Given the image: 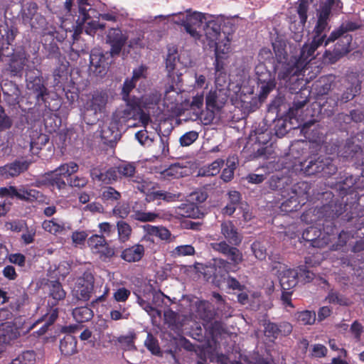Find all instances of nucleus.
Listing matches in <instances>:
<instances>
[{"label":"nucleus","instance_id":"f257e3e1","mask_svg":"<svg viewBox=\"0 0 364 364\" xmlns=\"http://www.w3.org/2000/svg\"><path fill=\"white\" fill-rule=\"evenodd\" d=\"M269 188L274 191V201L281 203L279 206L282 212L289 213L296 210L299 206L296 191L288 183V179L272 176L269 180Z\"/></svg>","mask_w":364,"mask_h":364},{"label":"nucleus","instance_id":"f03ea898","mask_svg":"<svg viewBox=\"0 0 364 364\" xmlns=\"http://www.w3.org/2000/svg\"><path fill=\"white\" fill-rule=\"evenodd\" d=\"M79 16L76 20V26L73 37L76 39L83 31L90 36H93L98 30L106 28V23L94 19L91 13H95L87 0H77Z\"/></svg>","mask_w":364,"mask_h":364},{"label":"nucleus","instance_id":"7ed1b4c3","mask_svg":"<svg viewBox=\"0 0 364 364\" xmlns=\"http://www.w3.org/2000/svg\"><path fill=\"white\" fill-rule=\"evenodd\" d=\"M302 63L300 65L293 61L289 64H283L278 67V78L285 82L286 87L291 93H299L304 91L309 92L306 89L302 90L304 84V73L307 68L303 67Z\"/></svg>","mask_w":364,"mask_h":364},{"label":"nucleus","instance_id":"20e7f679","mask_svg":"<svg viewBox=\"0 0 364 364\" xmlns=\"http://www.w3.org/2000/svg\"><path fill=\"white\" fill-rule=\"evenodd\" d=\"M108 95L104 92H95L86 102L83 117L88 124L98 122L105 112Z\"/></svg>","mask_w":364,"mask_h":364},{"label":"nucleus","instance_id":"39448f33","mask_svg":"<svg viewBox=\"0 0 364 364\" xmlns=\"http://www.w3.org/2000/svg\"><path fill=\"white\" fill-rule=\"evenodd\" d=\"M302 166L304 172L309 176L321 173L322 176L328 177L335 173L337 170L330 158L321 156L310 158Z\"/></svg>","mask_w":364,"mask_h":364},{"label":"nucleus","instance_id":"423d86ee","mask_svg":"<svg viewBox=\"0 0 364 364\" xmlns=\"http://www.w3.org/2000/svg\"><path fill=\"white\" fill-rule=\"evenodd\" d=\"M129 39L128 32L123 31L119 27L109 28L105 35V43L110 46L109 53L111 57L119 56Z\"/></svg>","mask_w":364,"mask_h":364},{"label":"nucleus","instance_id":"0eeeda50","mask_svg":"<svg viewBox=\"0 0 364 364\" xmlns=\"http://www.w3.org/2000/svg\"><path fill=\"white\" fill-rule=\"evenodd\" d=\"M203 19L205 16L203 14L199 12H193L191 14L186 15V18L182 19L181 26H183L186 31L190 34L191 37L196 40L204 41L201 29L203 28Z\"/></svg>","mask_w":364,"mask_h":364},{"label":"nucleus","instance_id":"6e6552de","mask_svg":"<svg viewBox=\"0 0 364 364\" xmlns=\"http://www.w3.org/2000/svg\"><path fill=\"white\" fill-rule=\"evenodd\" d=\"M326 38V35L318 36L316 34L310 44L303 46L299 56L298 58L294 57L293 62L298 65L302 63L303 67L308 68V65L315 58L314 53L316 50L324 42Z\"/></svg>","mask_w":364,"mask_h":364},{"label":"nucleus","instance_id":"1a4fd4ad","mask_svg":"<svg viewBox=\"0 0 364 364\" xmlns=\"http://www.w3.org/2000/svg\"><path fill=\"white\" fill-rule=\"evenodd\" d=\"M257 80L260 85L259 99L264 100L276 85L274 79L264 65H259L255 68Z\"/></svg>","mask_w":364,"mask_h":364},{"label":"nucleus","instance_id":"9d476101","mask_svg":"<svg viewBox=\"0 0 364 364\" xmlns=\"http://www.w3.org/2000/svg\"><path fill=\"white\" fill-rule=\"evenodd\" d=\"M341 90H343V93L339 97V101L341 103H346L353 100L360 91V80L356 75H350L341 81Z\"/></svg>","mask_w":364,"mask_h":364},{"label":"nucleus","instance_id":"9b49d317","mask_svg":"<svg viewBox=\"0 0 364 364\" xmlns=\"http://www.w3.org/2000/svg\"><path fill=\"white\" fill-rule=\"evenodd\" d=\"M210 245L214 250L224 255L234 266L243 261L241 251L235 247L230 246L226 241L211 243Z\"/></svg>","mask_w":364,"mask_h":364},{"label":"nucleus","instance_id":"f8f14e48","mask_svg":"<svg viewBox=\"0 0 364 364\" xmlns=\"http://www.w3.org/2000/svg\"><path fill=\"white\" fill-rule=\"evenodd\" d=\"M335 0H326L321 3L319 9L317 10L318 21L314 28L315 34L323 36L322 33L328 26V21Z\"/></svg>","mask_w":364,"mask_h":364},{"label":"nucleus","instance_id":"ddd939ff","mask_svg":"<svg viewBox=\"0 0 364 364\" xmlns=\"http://www.w3.org/2000/svg\"><path fill=\"white\" fill-rule=\"evenodd\" d=\"M94 289V277L91 273H85L78 280L77 286L73 291L74 296L82 301H87Z\"/></svg>","mask_w":364,"mask_h":364},{"label":"nucleus","instance_id":"4468645a","mask_svg":"<svg viewBox=\"0 0 364 364\" xmlns=\"http://www.w3.org/2000/svg\"><path fill=\"white\" fill-rule=\"evenodd\" d=\"M26 61V53L23 51H16V53L12 55L9 59L4 70V73L11 77H21Z\"/></svg>","mask_w":364,"mask_h":364},{"label":"nucleus","instance_id":"2eb2a0df","mask_svg":"<svg viewBox=\"0 0 364 364\" xmlns=\"http://www.w3.org/2000/svg\"><path fill=\"white\" fill-rule=\"evenodd\" d=\"M228 100V95L224 90L210 91L205 97L206 107L211 112L210 117H213L214 110L220 109Z\"/></svg>","mask_w":364,"mask_h":364},{"label":"nucleus","instance_id":"dca6fc26","mask_svg":"<svg viewBox=\"0 0 364 364\" xmlns=\"http://www.w3.org/2000/svg\"><path fill=\"white\" fill-rule=\"evenodd\" d=\"M1 88L4 100L9 105H16L19 102L21 92L18 85L14 82L3 80L1 82Z\"/></svg>","mask_w":364,"mask_h":364},{"label":"nucleus","instance_id":"f3484780","mask_svg":"<svg viewBox=\"0 0 364 364\" xmlns=\"http://www.w3.org/2000/svg\"><path fill=\"white\" fill-rule=\"evenodd\" d=\"M221 24L215 20L205 22L201 29L203 36L208 41V45L212 48L216 45L217 41L221 36Z\"/></svg>","mask_w":364,"mask_h":364},{"label":"nucleus","instance_id":"a211bd4d","mask_svg":"<svg viewBox=\"0 0 364 364\" xmlns=\"http://www.w3.org/2000/svg\"><path fill=\"white\" fill-rule=\"evenodd\" d=\"M178 62V55L177 48L174 46L168 48L166 58V69L168 73L167 77L171 78L173 82L181 81V75L176 70Z\"/></svg>","mask_w":364,"mask_h":364},{"label":"nucleus","instance_id":"6ab92c4d","mask_svg":"<svg viewBox=\"0 0 364 364\" xmlns=\"http://www.w3.org/2000/svg\"><path fill=\"white\" fill-rule=\"evenodd\" d=\"M339 102V96L338 94L320 99L318 105L320 114L323 117H331L336 110Z\"/></svg>","mask_w":364,"mask_h":364},{"label":"nucleus","instance_id":"aec40b11","mask_svg":"<svg viewBox=\"0 0 364 364\" xmlns=\"http://www.w3.org/2000/svg\"><path fill=\"white\" fill-rule=\"evenodd\" d=\"M221 234L228 243L237 246L242 242V236L232 221L227 220L221 223Z\"/></svg>","mask_w":364,"mask_h":364},{"label":"nucleus","instance_id":"412c9836","mask_svg":"<svg viewBox=\"0 0 364 364\" xmlns=\"http://www.w3.org/2000/svg\"><path fill=\"white\" fill-rule=\"evenodd\" d=\"M196 307L197 316L203 320V325L209 324L215 318L216 311L209 301L205 300L197 301Z\"/></svg>","mask_w":364,"mask_h":364},{"label":"nucleus","instance_id":"4be33fe9","mask_svg":"<svg viewBox=\"0 0 364 364\" xmlns=\"http://www.w3.org/2000/svg\"><path fill=\"white\" fill-rule=\"evenodd\" d=\"M27 88L36 94L38 100L45 102V96L48 95V91L45 86L42 77H30L27 80Z\"/></svg>","mask_w":364,"mask_h":364},{"label":"nucleus","instance_id":"5701e85b","mask_svg":"<svg viewBox=\"0 0 364 364\" xmlns=\"http://www.w3.org/2000/svg\"><path fill=\"white\" fill-rule=\"evenodd\" d=\"M29 164L26 161H15L14 162L0 167V175L6 178L18 176L21 173L26 171Z\"/></svg>","mask_w":364,"mask_h":364},{"label":"nucleus","instance_id":"b1692460","mask_svg":"<svg viewBox=\"0 0 364 364\" xmlns=\"http://www.w3.org/2000/svg\"><path fill=\"white\" fill-rule=\"evenodd\" d=\"M352 40V36L350 34H342L337 38H331V33L330 36L326 39L325 45L326 46L331 42L337 41L334 48L338 50L343 55H345L351 50Z\"/></svg>","mask_w":364,"mask_h":364},{"label":"nucleus","instance_id":"393cba45","mask_svg":"<svg viewBox=\"0 0 364 364\" xmlns=\"http://www.w3.org/2000/svg\"><path fill=\"white\" fill-rule=\"evenodd\" d=\"M279 277L282 289L284 291L291 289L298 283V272L295 269H284L279 273Z\"/></svg>","mask_w":364,"mask_h":364},{"label":"nucleus","instance_id":"a878e982","mask_svg":"<svg viewBox=\"0 0 364 364\" xmlns=\"http://www.w3.org/2000/svg\"><path fill=\"white\" fill-rule=\"evenodd\" d=\"M344 211L345 206L338 200H333L323 205L321 210L323 216L329 220L338 218Z\"/></svg>","mask_w":364,"mask_h":364},{"label":"nucleus","instance_id":"bb28decb","mask_svg":"<svg viewBox=\"0 0 364 364\" xmlns=\"http://www.w3.org/2000/svg\"><path fill=\"white\" fill-rule=\"evenodd\" d=\"M361 151L360 145L351 136L347 139L338 147V154L346 159L353 158L356 154Z\"/></svg>","mask_w":364,"mask_h":364},{"label":"nucleus","instance_id":"cd10ccee","mask_svg":"<svg viewBox=\"0 0 364 364\" xmlns=\"http://www.w3.org/2000/svg\"><path fill=\"white\" fill-rule=\"evenodd\" d=\"M18 33V28L13 23L0 21V43L6 42L8 45H11Z\"/></svg>","mask_w":364,"mask_h":364},{"label":"nucleus","instance_id":"c85d7f7f","mask_svg":"<svg viewBox=\"0 0 364 364\" xmlns=\"http://www.w3.org/2000/svg\"><path fill=\"white\" fill-rule=\"evenodd\" d=\"M272 47L277 61L274 66V70L277 72H278V67L279 65H282L283 64H289L294 61V58L289 61L287 60V53L285 50L286 43L284 41L282 40H277L272 43Z\"/></svg>","mask_w":364,"mask_h":364},{"label":"nucleus","instance_id":"c756f323","mask_svg":"<svg viewBox=\"0 0 364 364\" xmlns=\"http://www.w3.org/2000/svg\"><path fill=\"white\" fill-rule=\"evenodd\" d=\"M18 332L11 322L0 324V347L17 338Z\"/></svg>","mask_w":364,"mask_h":364},{"label":"nucleus","instance_id":"7c9ffc66","mask_svg":"<svg viewBox=\"0 0 364 364\" xmlns=\"http://www.w3.org/2000/svg\"><path fill=\"white\" fill-rule=\"evenodd\" d=\"M146 347L151 352L152 354L174 359V354L171 350L161 351L158 344V341L151 333H147L146 339L144 342Z\"/></svg>","mask_w":364,"mask_h":364},{"label":"nucleus","instance_id":"2f4dec72","mask_svg":"<svg viewBox=\"0 0 364 364\" xmlns=\"http://www.w3.org/2000/svg\"><path fill=\"white\" fill-rule=\"evenodd\" d=\"M136 84L135 82L127 78L124 81L122 90L121 95L122 100L127 102V105L131 107H136V103L139 102L138 98L134 97H132L130 96V92L135 88Z\"/></svg>","mask_w":364,"mask_h":364},{"label":"nucleus","instance_id":"473e14b6","mask_svg":"<svg viewBox=\"0 0 364 364\" xmlns=\"http://www.w3.org/2000/svg\"><path fill=\"white\" fill-rule=\"evenodd\" d=\"M144 252L143 245H136L124 250L122 253V257L129 262H134L141 259Z\"/></svg>","mask_w":364,"mask_h":364},{"label":"nucleus","instance_id":"72a5a7b5","mask_svg":"<svg viewBox=\"0 0 364 364\" xmlns=\"http://www.w3.org/2000/svg\"><path fill=\"white\" fill-rule=\"evenodd\" d=\"M49 289V296L53 300L52 305H55L58 301L65 299L66 293L63 289L61 284L58 281H50L47 283Z\"/></svg>","mask_w":364,"mask_h":364},{"label":"nucleus","instance_id":"f704fd0d","mask_svg":"<svg viewBox=\"0 0 364 364\" xmlns=\"http://www.w3.org/2000/svg\"><path fill=\"white\" fill-rule=\"evenodd\" d=\"M363 27L360 21H345L341 25L331 33V38H335L342 34H348L350 31H356Z\"/></svg>","mask_w":364,"mask_h":364},{"label":"nucleus","instance_id":"c9c22d12","mask_svg":"<svg viewBox=\"0 0 364 364\" xmlns=\"http://www.w3.org/2000/svg\"><path fill=\"white\" fill-rule=\"evenodd\" d=\"M77 341L71 334L66 335L60 343L61 353L69 356L76 352Z\"/></svg>","mask_w":364,"mask_h":364},{"label":"nucleus","instance_id":"e433bc0d","mask_svg":"<svg viewBox=\"0 0 364 364\" xmlns=\"http://www.w3.org/2000/svg\"><path fill=\"white\" fill-rule=\"evenodd\" d=\"M15 361H18L20 363H42L43 362V355L41 353H36L34 350H29L22 352L20 355H18Z\"/></svg>","mask_w":364,"mask_h":364},{"label":"nucleus","instance_id":"4c0bfd02","mask_svg":"<svg viewBox=\"0 0 364 364\" xmlns=\"http://www.w3.org/2000/svg\"><path fill=\"white\" fill-rule=\"evenodd\" d=\"M183 346L186 350L188 351L196 352L204 362L207 361L206 353H209L210 350V341H208L207 343L203 345L202 346H196L188 341L185 340Z\"/></svg>","mask_w":364,"mask_h":364},{"label":"nucleus","instance_id":"58836bf2","mask_svg":"<svg viewBox=\"0 0 364 364\" xmlns=\"http://www.w3.org/2000/svg\"><path fill=\"white\" fill-rule=\"evenodd\" d=\"M309 93L304 92V91L299 92L295 96L293 102V105L289 109V114L291 117H294L297 114V112L302 109L304 106L309 101Z\"/></svg>","mask_w":364,"mask_h":364},{"label":"nucleus","instance_id":"ea45409f","mask_svg":"<svg viewBox=\"0 0 364 364\" xmlns=\"http://www.w3.org/2000/svg\"><path fill=\"white\" fill-rule=\"evenodd\" d=\"M224 161L222 159H217L213 161L210 165L208 167L202 168L199 170L198 176H213L217 175L221 166L223 165Z\"/></svg>","mask_w":364,"mask_h":364},{"label":"nucleus","instance_id":"a19ab883","mask_svg":"<svg viewBox=\"0 0 364 364\" xmlns=\"http://www.w3.org/2000/svg\"><path fill=\"white\" fill-rule=\"evenodd\" d=\"M73 315L79 323H83L91 319L93 316L92 311L87 306L75 308L73 311Z\"/></svg>","mask_w":364,"mask_h":364},{"label":"nucleus","instance_id":"79ce46f5","mask_svg":"<svg viewBox=\"0 0 364 364\" xmlns=\"http://www.w3.org/2000/svg\"><path fill=\"white\" fill-rule=\"evenodd\" d=\"M28 299L27 294L21 289L17 290V294L15 295L9 296V301L11 307L18 310L20 307L24 304L25 301Z\"/></svg>","mask_w":364,"mask_h":364},{"label":"nucleus","instance_id":"37998d69","mask_svg":"<svg viewBox=\"0 0 364 364\" xmlns=\"http://www.w3.org/2000/svg\"><path fill=\"white\" fill-rule=\"evenodd\" d=\"M38 14L37 4L35 2L27 3L22 12V18L23 22L27 23L29 20H32V18Z\"/></svg>","mask_w":364,"mask_h":364},{"label":"nucleus","instance_id":"c03bdc74","mask_svg":"<svg viewBox=\"0 0 364 364\" xmlns=\"http://www.w3.org/2000/svg\"><path fill=\"white\" fill-rule=\"evenodd\" d=\"M144 45L143 43V36L141 35L133 38L130 40L128 39L127 45L122 51V56L125 58L130 53L131 49H134L135 48H144Z\"/></svg>","mask_w":364,"mask_h":364},{"label":"nucleus","instance_id":"a18cd8bd","mask_svg":"<svg viewBox=\"0 0 364 364\" xmlns=\"http://www.w3.org/2000/svg\"><path fill=\"white\" fill-rule=\"evenodd\" d=\"M119 175L125 178L134 176L136 166L133 163L123 162L117 166Z\"/></svg>","mask_w":364,"mask_h":364},{"label":"nucleus","instance_id":"49530a36","mask_svg":"<svg viewBox=\"0 0 364 364\" xmlns=\"http://www.w3.org/2000/svg\"><path fill=\"white\" fill-rule=\"evenodd\" d=\"M144 228L149 235L158 236L161 240H168L171 236L170 232L163 227L158 228L148 225Z\"/></svg>","mask_w":364,"mask_h":364},{"label":"nucleus","instance_id":"de8ad7c7","mask_svg":"<svg viewBox=\"0 0 364 364\" xmlns=\"http://www.w3.org/2000/svg\"><path fill=\"white\" fill-rule=\"evenodd\" d=\"M333 80L331 77H323L320 79L316 85L317 94L325 95L331 90Z\"/></svg>","mask_w":364,"mask_h":364},{"label":"nucleus","instance_id":"09e8293b","mask_svg":"<svg viewBox=\"0 0 364 364\" xmlns=\"http://www.w3.org/2000/svg\"><path fill=\"white\" fill-rule=\"evenodd\" d=\"M147 197L149 200L163 199L166 201H172L177 198L176 195L163 191H158L147 193Z\"/></svg>","mask_w":364,"mask_h":364},{"label":"nucleus","instance_id":"8fccbe9b","mask_svg":"<svg viewBox=\"0 0 364 364\" xmlns=\"http://www.w3.org/2000/svg\"><path fill=\"white\" fill-rule=\"evenodd\" d=\"M49 141V137L45 134H41L38 137L31 142V150L33 154H37L41 149L42 146H45Z\"/></svg>","mask_w":364,"mask_h":364},{"label":"nucleus","instance_id":"3c124183","mask_svg":"<svg viewBox=\"0 0 364 364\" xmlns=\"http://www.w3.org/2000/svg\"><path fill=\"white\" fill-rule=\"evenodd\" d=\"M87 243L90 248L97 253L103 245H106V240L103 236L95 235L88 239Z\"/></svg>","mask_w":364,"mask_h":364},{"label":"nucleus","instance_id":"603ef678","mask_svg":"<svg viewBox=\"0 0 364 364\" xmlns=\"http://www.w3.org/2000/svg\"><path fill=\"white\" fill-rule=\"evenodd\" d=\"M297 320L304 325H311L316 321V313L311 311H304L298 314Z\"/></svg>","mask_w":364,"mask_h":364},{"label":"nucleus","instance_id":"864d4df0","mask_svg":"<svg viewBox=\"0 0 364 364\" xmlns=\"http://www.w3.org/2000/svg\"><path fill=\"white\" fill-rule=\"evenodd\" d=\"M120 198L121 193L111 186L107 187L102 193V198L104 200L116 201Z\"/></svg>","mask_w":364,"mask_h":364},{"label":"nucleus","instance_id":"5fc2aeb1","mask_svg":"<svg viewBox=\"0 0 364 364\" xmlns=\"http://www.w3.org/2000/svg\"><path fill=\"white\" fill-rule=\"evenodd\" d=\"M226 42L221 45V43L216 42V45H214L212 48H215V55H220V57L227 58L228 53L230 50V44L228 43L229 40L227 36H225Z\"/></svg>","mask_w":364,"mask_h":364},{"label":"nucleus","instance_id":"6e6d98bb","mask_svg":"<svg viewBox=\"0 0 364 364\" xmlns=\"http://www.w3.org/2000/svg\"><path fill=\"white\" fill-rule=\"evenodd\" d=\"M164 317L165 323L168 324L169 326L177 327L178 326L179 316L171 309L166 310L164 313Z\"/></svg>","mask_w":364,"mask_h":364},{"label":"nucleus","instance_id":"4d7b16f0","mask_svg":"<svg viewBox=\"0 0 364 364\" xmlns=\"http://www.w3.org/2000/svg\"><path fill=\"white\" fill-rule=\"evenodd\" d=\"M27 23L30 24L31 29L37 31L43 29L46 26V20L42 15L38 14L32 20H29Z\"/></svg>","mask_w":364,"mask_h":364},{"label":"nucleus","instance_id":"13d9d810","mask_svg":"<svg viewBox=\"0 0 364 364\" xmlns=\"http://www.w3.org/2000/svg\"><path fill=\"white\" fill-rule=\"evenodd\" d=\"M344 56L341 51L333 48L332 51L326 50L323 55V60L326 63L333 64L338 61L341 58Z\"/></svg>","mask_w":364,"mask_h":364},{"label":"nucleus","instance_id":"bf43d9fd","mask_svg":"<svg viewBox=\"0 0 364 364\" xmlns=\"http://www.w3.org/2000/svg\"><path fill=\"white\" fill-rule=\"evenodd\" d=\"M117 229L119 238L123 241L127 240L132 232L130 225L124 221L117 223Z\"/></svg>","mask_w":364,"mask_h":364},{"label":"nucleus","instance_id":"052dcab7","mask_svg":"<svg viewBox=\"0 0 364 364\" xmlns=\"http://www.w3.org/2000/svg\"><path fill=\"white\" fill-rule=\"evenodd\" d=\"M158 217V215L154 213H146L140 210L134 211V214L132 218L134 220L141 222H149L153 221Z\"/></svg>","mask_w":364,"mask_h":364},{"label":"nucleus","instance_id":"680f3d73","mask_svg":"<svg viewBox=\"0 0 364 364\" xmlns=\"http://www.w3.org/2000/svg\"><path fill=\"white\" fill-rule=\"evenodd\" d=\"M251 249H252V252H254L255 256L257 259L262 260L266 258V256L267 255V249L260 242H254L252 245Z\"/></svg>","mask_w":364,"mask_h":364},{"label":"nucleus","instance_id":"e2e57ef3","mask_svg":"<svg viewBox=\"0 0 364 364\" xmlns=\"http://www.w3.org/2000/svg\"><path fill=\"white\" fill-rule=\"evenodd\" d=\"M264 326V335L267 337H272L276 338L279 336V328L278 325L275 323L270 321L265 322Z\"/></svg>","mask_w":364,"mask_h":364},{"label":"nucleus","instance_id":"0e129e2a","mask_svg":"<svg viewBox=\"0 0 364 364\" xmlns=\"http://www.w3.org/2000/svg\"><path fill=\"white\" fill-rule=\"evenodd\" d=\"M198 137V133L195 131H191L183 134L180 138L181 146H186L193 144Z\"/></svg>","mask_w":364,"mask_h":364},{"label":"nucleus","instance_id":"69168bd1","mask_svg":"<svg viewBox=\"0 0 364 364\" xmlns=\"http://www.w3.org/2000/svg\"><path fill=\"white\" fill-rule=\"evenodd\" d=\"M119 172L117 167H112L104 173V183L111 184L118 180Z\"/></svg>","mask_w":364,"mask_h":364},{"label":"nucleus","instance_id":"338daca9","mask_svg":"<svg viewBox=\"0 0 364 364\" xmlns=\"http://www.w3.org/2000/svg\"><path fill=\"white\" fill-rule=\"evenodd\" d=\"M228 168L223 169V173L221 174V178L225 182H228L231 181L234 175V171L235 169V163L234 161H228L227 162Z\"/></svg>","mask_w":364,"mask_h":364},{"label":"nucleus","instance_id":"774afa93","mask_svg":"<svg viewBox=\"0 0 364 364\" xmlns=\"http://www.w3.org/2000/svg\"><path fill=\"white\" fill-rule=\"evenodd\" d=\"M132 109L136 110V117L138 116L140 122L146 127L150 122V116L141 108L139 102L136 103V107H132Z\"/></svg>","mask_w":364,"mask_h":364}]
</instances>
